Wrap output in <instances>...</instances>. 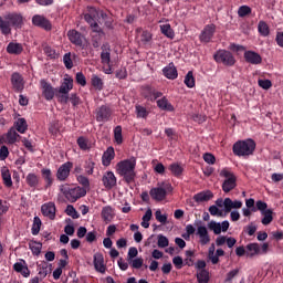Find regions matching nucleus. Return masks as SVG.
Returning a JSON list of instances; mask_svg holds the SVG:
<instances>
[{
	"mask_svg": "<svg viewBox=\"0 0 283 283\" xmlns=\"http://www.w3.org/2000/svg\"><path fill=\"white\" fill-rule=\"evenodd\" d=\"M234 156H252L255 151V142L253 139L239 140L232 147Z\"/></svg>",
	"mask_w": 283,
	"mask_h": 283,
	"instance_id": "nucleus-4",
	"label": "nucleus"
},
{
	"mask_svg": "<svg viewBox=\"0 0 283 283\" xmlns=\"http://www.w3.org/2000/svg\"><path fill=\"white\" fill-rule=\"evenodd\" d=\"M164 76L166 78H169L170 81H175V78H178V70L176 69V65L174 63H169L166 67L163 70Z\"/></svg>",
	"mask_w": 283,
	"mask_h": 283,
	"instance_id": "nucleus-24",
	"label": "nucleus"
},
{
	"mask_svg": "<svg viewBox=\"0 0 283 283\" xmlns=\"http://www.w3.org/2000/svg\"><path fill=\"white\" fill-rule=\"evenodd\" d=\"M238 273H240V270H238V269L230 271L227 274L224 282L231 283L233 281V277H235V275H238Z\"/></svg>",
	"mask_w": 283,
	"mask_h": 283,
	"instance_id": "nucleus-62",
	"label": "nucleus"
},
{
	"mask_svg": "<svg viewBox=\"0 0 283 283\" xmlns=\"http://www.w3.org/2000/svg\"><path fill=\"white\" fill-rule=\"evenodd\" d=\"M128 262L130 266H133V269H142L145 261L143 260V258H137Z\"/></svg>",
	"mask_w": 283,
	"mask_h": 283,
	"instance_id": "nucleus-57",
	"label": "nucleus"
},
{
	"mask_svg": "<svg viewBox=\"0 0 283 283\" xmlns=\"http://www.w3.org/2000/svg\"><path fill=\"white\" fill-rule=\"evenodd\" d=\"M157 106L159 107V109H164L165 112H174V105L169 103V99H167V97L158 99Z\"/></svg>",
	"mask_w": 283,
	"mask_h": 283,
	"instance_id": "nucleus-32",
	"label": "nucleus"
},
{
	"mask_svg": "<svg viewBox=\"0 0 283 283\" xmlns=\"http://www.w3.org/2000/svg\"><path fill=\"white\" fill-rule=\"evenodd\" d=\"M65 211L67 216H71V218H78V212L76 211L74 206H67Z\"/></svg>",
	"mask_w": 283,
	"mask_h": 283,
	"instance_id": "nucleus-61",
	"label": "nucleus"
},
{
	"mask_svg": "<svg viewBox=\"0 0 283 283\" xmlns=\"http://www.w3.org/2000/svg\"><path fill=\"white\" fill-rule=\"evenodd\" d=\"M209 213H210V216H219V217H222V210H220V209L218 208V205H216V206H210V208H209Z\"/></svg>",
	"mask_w": 283,
	"mask_h": 283,
	"instance_id": "nucleus-63",
	"label": "nucleus"
},
{
	"mask_svg": "<svg viewBox=\"0 0 283 283\" xmlns=\"http://www.w3.org/2000/svg\"><path fill=\"white\" fill-rule=\"evenodd\" d=\"M96 120L97 123H108L112 120V109L105 105L96 109Z\"/></svg>",
	"mask_w": 283,
	"mask_h": 283,
	"instance_id": "nucleus-11",
	"label": "nucleus"
},
{
	"mask_svg": "<svg viewBox=\"0 0 283 283\" xmlns=\"http://www.w3.org/2000/svg\"><path fill=\"white\" fill-rule=\"evenodd\" d=\"M220 176L221 178H224L222 184V190L224 191V193L233 191V188L237 187L235 175H233L231 170L224 168L220 171Z\"/></svg>",
	"mask_w": 283,
	"mask_h": 283,
	"instance_id": "nucleus-6",
	"label": "nucleus"
},
{
	"mask_svg": "<svg viewBox=\"0 0 283 283\" xmlns=\"http://www.w3.org/2000/svg\"><path fill=\"white\" fill-rule=\"evenodd\" d=\"M77 182L82 185V189H90V179L83 175L77 176Z\"/></svg>",
	"mask_w": 283,
	"mask_h": 283,
	"instance_id": "nucleus-54",
	"label": "nucleus"
},
{
	"mask_svg": "<svg viewBox=\"0 0 283 283\" xmlns=\"http://www.w3.org/2000/svg\"><path fill=\"white\" fill-rule=\"evenodd\" d=\"M44 54L49 59H56V51L52 46H44Z\"/></svg>",
	"mask_w": 283,
	"mask_h": 283,
	"instance_id": "nucleus-60",
	"label": "nucleus"
},
{
	"mask_svg": "<svg viewBox=\"0 0 283 283\" xmlns=\"http://www.w3.org/2000/svg\"><path fill=\"white\" fill-rule=\"evenodd\" d=\"M42 94L46 101H52L54 98V87L51 83H48L45 80L40 81Z\"/></svg>",
	"mask_w": 283,
	"mask_h": 283,
	"instance_id": "nucleus-19",
	"label": "nucleus"
},
{
	"mask_svg": "<svg viewBox=\"0 0 283 283\" xmlns=\"http://www.w3.org/2000/svg\"><path fill=\"white\" fill-rule=\"evenodd\" d=\"M64 61V65L67 70H72V67H74V64L72 63V54L71 53H66L63 57Z\"/></svg>",
	"mask_w": 283,
	"mask_h": 283,
	"instance_id": "nucleus-59",
	"label": "nucleus"
},
{
	"mask_svg": "<svg viewBox=\"0 0 283 283\" xmlns=\"http://www.w3.org/2000/svg\"><path fill=\"white\" fill-rule=\"evenodd\" d=\"M161 33L165 34L168 39H174L176 34L174 33V30L171 29V24L166 23L160 25Z\"/></svg>",
	"mask_w": 283,
	"mask_h": 283,
	"instance_id": "nucleus-35",
	"label": "nucleus"
},
{
	"mask_svg": "<svg viewBox=\"0 0 283 283\" xmlns=\"http://www.w3.org/2000/svg\"><path fill=\"white\" fill-rule=\"evenodd\" d=\"M77 145H78L80 149H82V151H87V150L92 149V144L90 143V139L85 138V137H78Z\"/></svg>",
	"mask_w": 283,
	"mask_h": 283,
	"instance_id": "nucleus-34",
	"label": "nucleus"
},
{
	"mask_svg": "<svg viewBox=\"0 0 283 283\" xmlns=\"http://www.w3.org/2000/svg\"><path fill=\"white\" fill-rule=\"evenodd\" d=\"M263 219L261 220L264 227L271 224L273 222V210L268 209L266 212H262Z\"/></svg>",
	"mask_w": 283,
	"mask_h": 283,
	"instance_id": "nucleus-36",
	"label": "nucleus"
},
{
	"mask_svg": "<svg viewBox=\"0 0 283 283\" xmlns=\"http://www.w3.org/2000/svg\"><path fill=\"white\" fill-rule=\"evenodd\" d=\"M101 61H102L103 65H109V63L112 61V56L109 53V46L104 45L102 48Z\"/></svg>",
	"mask_w": 283,
	"mask_h": 283,
	"instance_id": "nucleus-31",
	"label": "nucleus"
},
{
	"mask_svg": "<svg viewBox=\"0 0 283 283\" xmlns=\"http://www.w3.org/2000/svg\"><path fill=\"white\" fill-rule=\"evenodd\" d=\"M91 83L95 90H103V80L98 75H92Z\"/></svg>",
	"mask_w": 283,
	"mask_h": 283,
	"instance_id": "nucleus-47",
	"label": "nucleus"
},
{
	"mask_svg": "<svg viewBox=\"0 0 283 283\" xmlns=\"http://www.w3.org/2000/svg\"><path fill=\"white\" fill-rule=\"evenodd\" d=\"M30 249H31L33 255H40L41 249H43V245L40 242H31Z\"/></svg>",
	"mask_w": 283,
	"mask_h": 283,
	"instance_id": "nucleus-52",
	"label": "nucleus"
},
{
	"mask_svg": "<svg viewBox=\"0 0 283 283\" xmlns=\"http://www.w3.org/2000/svg\"><path fill=\"white\" fill-rule=\"evenodd\" d=\"M214 34H216V24H207L203 28L201 34L199 35V39L201 43H210Z\"/></svg>",
	"mask_w": 283,
	"mask_h": 283,
	"instance_id": "nucleus-12",
	"label": "nucleus"
},
{
	"mask_svg": "<svg viewBox=\"0 0 283 283\" xmlns=\"http://www.w3.org/2000/svg\"><path fill=\"white\" fill-rule=\"evenodd\" d=\"M251 12H252L251 7L241 6L238 10V17H240V18L249 17V14H251Z\"/></svg>",
	"mask_w": 283,
	"mask_h": 283,
	"instance_id": "nucleus-50",
	"label": "nucleus"
},
{
	"mask_svg": "<svg viewBox=\"0 0 283 283\" xmlns=\"http://www.w3.org/2000/svg\"><path fill=\"white\" fill-rule=\"evenodd\" d=\"M169 170L171 171V174H174V176H181L182 175V166H180V164H171L169 166Z\"/></svg>",
	"mask_w": 283,
	"mask_h": 283,
	"instance_id": "nucleus-51",
	"label": "nucleus"
},
{
	"mask_svg": "<svg viewBox=\"0 0 283 283\" xmlns=\"http://www.w3.org/2000/svg\"><path fill=\"white\" fill-rule=\"evenodd\" d=\"M217 207L222 209L224 213H231L232 209H242V201L240 200H231V198H226L224 200L222 198H219L216 200Z\"/></svg>",
	"mask_w": 283,
	"mask_h": 283,
	"instance_id": "nucleus-8",
	"label": "nucleus"
},
{
	"mask_svg": "<svg viewBox=\"0 0 283 283\" xmlns=\"http://www.w3.org/2000/svg\"><path fill=\"white\" fill-rule=\"evenodd\" d=\"M197 280L199 283H209V271L200 270L197 273Z\"/></svg>",
	"mask_w": 283,
	"mask_h": 283,
	"instance_id": "nucleus-44",
	"label": "nucleus"
},
{
	"mask_svg": "<svg viewBox=\"0 0 283 283\" xmlns=\"http://www.w3.org/2000/svg\"><path fill=\"white\" fill-rule=\"evenodd\" d=\"M115 156L116 153L114 151V147H108L102 156V164L104 165V167H109Z\"/></svg>",
	"mask_w": 283,
	"mask_h": 283,
	"instance_id": "nucleus-23",
	"label": "nucleus"
},
{
	"mask_svg": "<svg viewBox=\"0 0 283 283\" xmlns=\"http://www.w3.org/2000/svg\"><path fill=\"white\" fill-rule=\"evenodd\" d=\"M222 256H224V250L217 249L216 251V244L212 243L208 250V260L211 261V264H218V262H220V258Z\"/></svg>",
	"mask_w": 283,
	"mask_h": 283,
	"instance_id": "nucleus-14",
	"label": "nucleus"
},
{
	"mask_svg": "<svg viewBox=\"0 0 283 283\" xmlns=\"http://www.w3.org/2000/svg\"><path fill=\"white\" fill-rule=\"evenodd\" d=\"M42 176H43L48 187H52V182H54V179L52 178V170L42 169Z\"/></svg>",
	"mask_w": 283,
	"mask_h": 283,
	"instance_id": "nucleus-45",
	"label": "nucleus"
},
{
	"mask_svg": "<svg viewBox=\"0 0 283 283\" xmlns=\"http://www.w3.org/2000/svg\"><path fill=\"white\" fill-rule=\"evenodd\" d=\"M14 127L17 132H19V134H25V132H28V122L25 120V118H19L14 123Z\"/></svg>",
	"mask_w": 283,
	"mask_h": 283,
	"instance_id": "nucleus-33",
	"label": "nucleus"
},
{
	"mask_svg": "<svg viewBox=\"0 0 283 283\" xmlns=\"http://www.w3.org/2000/svg\"><path fill=\"white\" fill-rule=\"evenodd\" d=\"M116 172L125 182H134L136 180V158L124 159L116 165Z\"/></svg>",
	"mask_w": 283,
	"mask_h": 283,
	"instance_id": "nucleus-1",
	"label": "nucleus"
},
{
	"mask_svg": "<svg viewBox=\"0 0 283 283\" xmlns=\"http://www.w3.org/2000/svg\"><path fill=\"white\" fill-rule=\"evenodd\" d=\"M155 218L157 222H160V224H167V214H163L160 209L156 210Z\"/></svg>",
	"mask_w": 283,
	"mask_h": 283,
	"instance_id": "nucleus-53",
	"label": "nucleus"
},
{
	"mask_svg": "<svg viewBox=\"0 0 283 283\" xmlns=\"http://www.w3.org/2000/svg\"><path fill=\"white\" fill-rule=\"evenodd\" d=\"M196 235H198L201 247H207V244L211 242V237L209 235V230H207L206 226H199Z\"/></svg>",
	"mask_w": 283,
	"mask_h": 283,
	"instance_id": "nucleus-15",
	"label": "nucleus"
},
{
	"mask_svg": "<svg viewBox=\"0 0 283 283\" xmlns=\"http://www.w3.org/2000/svg\"><path fill=\"white\" fill-rule=\"evenodd\" d=\"M247 258H255L258 255H266L269 253V243H263L261 247L259 243H250L245 245Z\"/></svg>",
	"mask_w": 283,
	"mask_h": 283,
	"instance_id": "nucleus-7",
	"label": "nucleus"
},
{
	"mask_svg": "<svg viewBox=\"0 0 283 283\" xmlns=\"http://www.w3.org/2000/svg\"><path fill=\"white\" fill-rule=\"evenodd\" d=\"M13 28L23 27V15L21 13H7L4 18L0 17V31L2 34H11Z\"/></svg>",
	"mask_w": 283,
	"mask_h": 283,
	"instance_id": "nucleus-2",
	"label": "nucleus"
},
{
	"mask_svg": "<svg viewBox=\"0 0 283 283\" xmlns=\"http://www.w3.org/2000/svg\"><path fill=\"white\" fill-rule=\"evenodd\" d=\"M8 54H21L23 52V45L17 42H10L7 46Z\"/></svg>",
	"mask_w": 283,
	"mask_h": 283,
	"instance_id": "nucleus-29",
	"label": "nucleus"
},
{
	"mask_svg": "<svg viewBox=\"0 0 283 283\" xmlns=\"http://www.w3.org/2000/svg\"><path fill=\"white\" fill-rule=\"evenodd\" d=\"M72 167H74V164H72L71 161L62 164L56 171V179L60 180V182H65V180L70 178Z\"/></svg>",
	"mask_w": 283,
	"mask_h": 283,
	"instance_id": "nucleus-10",
	"label": "nucleus"
},
{
	"mask_svg": "<svg viewBox=\"0 0 283 283\" xmlns=\"http://www.w3.org/2000/svg\"><path fill=\"white\" fill-rule=\"evenodd\" d=\"M275 41L279 48H283V31L276 33Z\"/></svg>",
	"mask_w": 283,
	"mask_h": 283,
	"instance_id": "nucleus-64",
	"label": "nucleus"
},
{
	"mask_svg": "<svg viewBox=\"0 0 283 283\" xmlns=\"http://www.w3.org/2000/svg\"><path fill=\"white\" fill-rule=\"evenodd\" d=\"M114 208H112L111 206H105L102 209L101 217L106 224H109V222L114 220Z\"/></svg>",
	"mask_w": 283,
	"mask_h": 283,
	"instance_id": "nucleus-25",
	"label": "nucleus"
},
{
	"mask_svg": "<svg viewBox=\"0 0 283 283\" xmlns=\"http://www.w3.org/2000/svg\"><path fill=\"white\" fill-rule=\"evenodd\" d=\"M114 139L117 145H123V127L116 126L114 129Z\"/></svg>",
	"mask_w": 283,
	"mask_h": 283,
	"instance_id": "nucleus-41",
	"label": "nucleus"
},
{
	"mask_svg": "<svg viewBox=\"0 0 283 283\" xmlns=\"http://www.w3.org/2000/svg\"><path fill=\"white\" fill-rule=\"evenodd\" d=\"M258 84L259 87H262V90H271V87H273L271 80H259Z\"/></svg>",
	"mask_w": 283,
	"mask_h": 283,
	"instance_id": "nucleus-58",
	"label": "nucleus"
},
{
	"mask_svg": "<svg viewBox=\"0 0 283 283\" xmlns=\"http://www.w3.org/2000/svg\"><path fill=\"white\" fill-rule=\"evenodd\" d=\"M208 229L213 231L214 235H220L222 233V228L220 227V222L210 221L208 223Z\"/></svg>",
	"mask_w": 283,
	"mask_h": 283,
	"instance_id": "nucleus-40",
	"label": "nucleus"
},
{
	"mask_svg": "<svg viewBox=\"0 0 283 283\" xmlns=\"http://www.w3.org/2000/svg\"><path fill=\"white\" fill-rule=\"evenodd\" d=\"M243 56L245 62L250 63L251 65H260L262 63V55H260L258 52L245 51Z\"/></svg>",
	"mask_w": 283,
	"mask_h": 283,
	"instance_id": "nucleus-20",
	"label": "nucleus"
},
{
	"mask_svg": "<svg viewBox=\"0 0 283 283\" xmlns=\"http://www.w3.org/2000/svg\"><path fill=\"white\" fill-rule=\"evenodd\" d=\"M11 84L15 92H22L24 87L23 76H21L19 73H13L11 75Z\"/></svg>",
	"mask_w": 283,
	"mask_h": 283,
	"instance_id": "nucleus-22",
	"label": "nucleus"
},
{
	"mask_svg": "<svg viewBox=\"0 0 283 283\" xmlns=\"http://www.w3.org/2000/svg\"><path fill=\"white\" fill-rule=\"evenodd\" d=\"M42 216L49 218V220H54L56 218V205L54 202H46L41 207Z\"/></svg>",
	"mask_w": 283,
	"mask_h": 283,
	"instance_id": "nucleus-16",
	"label": "nucleus"
},
{
	"mask_svg": "<svg viewBox=\"0 0 283 283\" xmlns=\"http://www.w3.org/2000/svg\"><path fill=\"white\" fill-rule=\"evenodd\" d=\"M52 271L49 266L48 263H43L42 265L39 266V275L40 277H48V273Z\"/></svg>",
	"mask_w": 283,
	"mask_h": 283,
	"instance_id": "nucleus-56",
	"label": "nucleus"
},
{
	"mask_svg": "<svg viewBox=\"0 0 283 283\" xmlns=\"http://www.w3.org/2000/svg\"><path fill=\"white\" fill-rule=\"evenodd\" d=\"M213 59L217 63H223V65H228L229 67L235 65V57L227 50L217 51Z\"/></svg>",
	"mask_w": 283,
	"mask_h": 283,
	"instance_id": "nucleus-9",
	"label": "nucleus"
},
{
	"mask_svg": "<svg viewBox=\"0 0 283 283\" xmlns=\"http://www.w3.org/2000/svg\"><path fill=\"white\" fill-rule=\"evenodd\" d=\"M96 167V161H94L93 158H88L86 161H85V166H84V169L87 174V176H92L94 174V168Z\"/></svg>",
	"mask_w": 283,
	"mask_h": 283,
	"instance_id": "nucleus-37",
	"label": "nucleus"
},
{
	"mask_svg": "<svg viewBox=\"0 0 283 283\" xmlns=\"http://www.w3.org/2000/svg\"><path fill=\"white\" fill-rule=\"evenodd\" d=\"M172 191L174 187H171V184L164 181L159 182L157 187L150 189L149 193L153 200H156V202H163V200H165Z\"/></svg>",
	"mask_w": 283,
	"mask_h": 283,
	"instance_id": "nucleus-5",
	"label": "nucleus"
},
{
	"mask_svg": "<svg viewBox=\"0 0 283 283\" xmlns=\"http://www.w3.org/2000/svg\"><path fill=\"white\" fill-rule=\"evenodd\" d=\"M60 191L63 196L69 200V202H76V200L81 198H85L87 196V190L83 187H74L70 188L69 184H63L60 186Z\"/></svg>",
	"mask_w": 283,
	"mask_h": 283,
	"instance_id": "nucleus-3",
	"label": "nucleus"
},
{
	"mask_svg": "<svg viewBox=\"0 0 283 283\" xmlns=\"http://www.w3.org/2000/svg\"><path fill=\"white\" fill-rule=\"evenodd\" d=\"M41 219L39 217H34L33 226H32V234L39 235V231H41Z\"/></svg>",
	"mask_w": 283,
	"mask_h": 283,
	"instance_id": "nucleus-49",
	"label": "nucleus"
},
{
	"mask_svg": "<svg viewBox=\"0 0 283 283\" xmlns=\"http://www.w3.org/2000/svg\"><path fill=\"white\" fill-rule=\"evenodd\" d=\"M67 36L71 43H73V45H77L78 48L83 46V41L85 38H83V34H81V32L76 30H70L67 32Z\"/></svg>",
	"mask_w": 283,
	"mask_h": 283,
	"instance_id": "nucleus-21",
	"label": "nucleus"
},
{
	"mask_svg": "<svg viewBox=\"0 0 283 283\" xmlns=\"http://www.w3.org/2000/svg\"><path fill=\"white\" fill-rule=\"evenodd\" d=\"M74 87V80L72 77H65L64 82L60 86V94H70Z\"/></svg>",
	"mask_w": 283,
	"mask_h": 283,
	"instance_id": "nucleus-27",
	"label": "nucleus"
},
{
	"mask_svg": "<svg viewBox=\"0 0 283 283\" xmlns=\"http://www.w3.org/2000/svg\"><path fill=\"white\" fill-rule=\"evenodd\" d=\"M157 244H158L159 249H165V248L169 247V239H167V237H165L163 234H159Z\"/></svg>",
	"mask_w": 283,
	"mask_h": 283,
	"instance_id": "nucleus-55",
	"label": "nucleus"
},
{
	"mask_svg": "<svg viewBox=\"0 0 283 283\" xmlns=\"http://www.w3.org/2000/svg\"><path fill=\"white\" fill-rule=\"evenodd\" d=\"M1 176L3 185H6L7 187H12V175L10 174V169H8V167H3L1 169Z\"/></svg>",
	"mask_w": 283,
	"mask_h": 283,
	"instance_id": "nucleus-30",
	"label": "nucleus"
},
{
	"mask_svg": "<svg viewBox=\"0 0 283 283\" xmlns=\"http://www.w3.org/2000/svg\"><path fill=\"white\" fill-rule=\"evenodd\" d=\"M185 85H187L189 88L196 87V77H193V72L189 71L187 75L185 76L184 81Z\"/></svg>",
	"mask_w": 283,
	"mask_h": 283,
	"instance_id": "nucleus-39",
	"label": "nucleus"
},
{
	"mask_svg": "<svg viewBox=\"0 0 283 283\" xmlns=\"http://www.w3.org/2000/svg\"><path fill=\"white\" fill-rule=\"evenodd\" d=\"M27 185H29V187H36V185H39V176L32 172L29 174L27 176Z\"/></svg>",
	"mask_w": 283,
	"mask_h": 283,
	"instance_id": "nucleus-46",
	"label": "nucleus"
},
{
	"mask_svg": "<svg viewBox=\"0 0 283 283\" xmlns=\"http://www.w3.org/2000/svg\"><path fill=\"white\" fill-rule=\"evenodd\" d=\"M94 266L98 271V273H105L106 271L105 259L101 253L94 254Z\"/></svg>",
	"mask_w": 283,
	"mask_h": 283,
	"instance_id": "nucleus-26",
	"label": "nucleus"
},
{
	"mask_svg": "<svg viewBox=\"0 0 283 283\" xmlns=\"http://www.w3.org/2000/svg\"><path fill=\"white\" fill-rule=\"evenodd\" d=\"M20 137L21 136L19 135V133H17V129H14V127H11L7 134L0 136V145H3V143L14 145V143H17Z\"/></svg>",
	"mask_w": 283,
	"mask_h": 283,
	"instance_id": "nucleus-13",
	"label": "nucleus"
},
{
	"mask_svg": "<svg viewBox=\"0 0 283 283\" xmlns=\"http://www.w3.org/2000/svg\"><path fill=\"white\" fill-rule=\"evenodd\" d=\"M32 23L36 28H42V30H52V23H50V21L43 15H33Z\"/></svg>",
	"mask_w": 283,
	"mask_h": 283,
	"instance_id": "nucleus-17",
	"label": "nucleus"
},
{
	"mask_svg": "<svg viewBox=\"0 0 283 283\" xmlns=\"http://www.w3.org/2000/svg\"><path fill=\"white\" fill-rule=\"evenodd\" d=\"M153 212H151V209H148L145 214L143 216V221H142V227L144 229H149V220H151V217H153Z\"/></svg>",
	"mask_w": 283,
	"mask_h": 283,
	"instance_id": "nucleus-43",
	"label": "nucleus"
},
{
	"mask_svg": "<svg viewBox=\"0 0 283 283\" xmlns=\"http://www.w3.org/2000/svg\"><path fill=\"white\" fill-rule=\"evenodd\" d=\"M102 182L105 189H114L116 187V175L113 171H106L102 177Z\"/></svg>",
	"mask_w": 283,
	"mask_h": 283,
	"instance_id": "nucleus-18",
	"label": "nucleus"
},
{
	"mask_svg": "<svg viewBox=\"0 0 283 283\" xmlns=\"http://www.w3.org/2000/svg\"><path fill=\"white\" fill-rule=\"evenodd\" d=\"M90 12L91 13L84 14V19H85L86 23L92 25L93 23H96V21H94V17H96V9L90 8Z\"/></svg>",
	"mask_w": 283,
	"mask_h": 283,
	"instance_id": "nucleus-48",
	"label": "nucleus"
},
{
	"mask_svg": "<svg viewBox=\"0 0 283 283\" xmlns=\"http://www.w3.org/2000/svg\"><path fill=\"white\" fill-rule=\"evenodd\" d=\"M135 112L137 118H147V116H149V112L145 106L136 105Z\"/></svg>",
	"mask_w": 283,
	"mask_h": 283,
	"instance_id": "nucleus-38",
	"label": "nucleus"
},
{
	"mask_svg": "<svg viewBox=\"0 0 283 283\" xmlns=\"http://www.w3.org/2000/svg\"><path fill=\"white\" fill-rule=\"evenodd\" d=\"M258 30L261 36H269L270 34L269 24H266L264 21L259 22Z\"/></svg>",
	"mask_w": 283,
	"mask_h": 283,
	"instance_id": "nucleus-42",
	"label": "nucleus"
},
{
	"mask_svg": "<svg viewBox=\"0 0 283 283\" xmlns=\"http://www.w3.org/2000/svg\"><path fill=\"white\" fill-rule=\"evenodd\" d=\"M213 198V193L211 191H201L193 196V200L196 202H209Z\"/></svg>",
	"mask_w": 283,
	"mask_h": 283,
	"instance_id": "nucleus-28",
	"label": "nucleus"
}]
</instances>
